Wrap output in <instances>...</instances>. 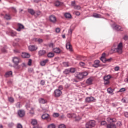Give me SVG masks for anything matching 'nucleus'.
<instances>
[{
  "label": "nucleus",
  "instance_id": "5fc2aeb1",
  "mask_svg": "<svg viewBox=\"0 0 128 128\" xmlns=\"http://www.w3.org/2000/svg\"><path fill=\"white\" fill-rule=\"evenodd\" d=\"M77 60H82V58L81 56H78Z\"/></svg>",
  "mask_w": 128,
  "mask_h": 128
},
{
  "label": "nucleus",
  "instance_id": "052dcab7",
  "mask_svg": "<svg viewBox=\"0 0 128 128\" xmlns=\"http://www.w3.org/2000/svg\"><path fill=\"white\" fill-rule=\"evenodd\" d=\"M115 72H118V70H120V67L117 66L116 68H115Z\"/></svg>",
  "mask_w": 128,
  "mask_h": 128
},
{
  "label": "nucleus",
  "instance_id": "1a4fd4ad",
  "mask_svg": "<svg viewBox=\"0 0 128 128\" xmlns=\"http://www.w3.org/2000/svg\"><path fill=\"white\" fill-rule=\"evenodd\" d=\"M50 20L51 22H53V24H56V17L54 16H51L50 17Z\"/></svg>",
  "mask_w": 128,
  "mask_h": 128
},
{
  "label": "nucleus",
  "instance_id": "9b49d317",
  "mask_svg": "<svg viewBox=\"0 0 128 128\" xmlns=\"http://www.w3.org/2000/svg\"><path fill=\"white\" fill-rule=\"evenodd\" d=\"M114 28L117 32H124V28L118 25H116Z\"/></svg>",
  "mask_w": 128,
  "mask_h": 128
},
{
  "label": "nucleus",
  "instance_id": "f704fd0d",
  "mask_svg": "<svg viewBox=\"0 0 128 128\" xmlns=\"http://www.w3.org/2000/svg\"><path fill=\"white\" fill-rule=\"evenodd\" d=\"M60 4H62V3L60 2V1H56L55 3V6H60Z\"/></svg>",
  "mask_w": 128,
  "mask_h": 128
},
{
  "label": "nucleus",
  "instance_id": "69168bd1",
  "mask_svg": "<svg viewBox=\"0 0 128 128\" xmlns=\"http://www.w3.org/2000/svg\"><path fill=\"white\" fill-rule=\"evenodd\" d=\"M22 68H26V64L24 63H23L22 64Z\"/></svg>",
  "mask_w": 128,
  "mask_h": 128
},
{
  "label": "nucleus",
  "instance_id": "2f4dec72",
  "mask_svg": "<svg viewBox=\"0 0 128 128\" xmlns=\"http://www.w3.org/2000/svg\"><path fill=\"white\" fill-rule=\"evenodd\" d=\"M32 126H36L38 124V121L36 120H32Z\"/></svg>",
  "mask_w": 128,
  "mask_h": 128
},
{
  "label": "nucleus",
  "instance_id": "37998d69",
  "mask_svg": "<svg viewBox=\"0 0 128 128\" xmlns=\"http://www.w3.org/2000/svg\"><path fill=\"white\" fill-rule=\"evenodd\" d=\"M32 64V60L31 59H30L28 62V66H30Z\"/></svg>",
  "mask_w": 128,
  "mask_h": 128
},
{
  "label": "nucleus",
  "instance_id": "a211bd4d",
  "mask_svg": "<svg viewBox=\"0 0 128 128\" xmlns=\"http://www.w3.org/2000/svg\"><path fill=\"white\" fill-rule=\"evenodd\" d=\"M100 60H96L94 62V68H98V66H100Z\"/></svg>",
  "mask_w": 128,
  "mask_h": 128
},
{
  "label": "nucleus",
  "instance_id": "393cba45",
  "mask_svg": "<svg viewBox=\"0 0 128 128\" xmlns=\"http://www.w3.org/2000/svg\"><path fill=\"white\" fill-rule=\"evenodd\" d=\"M64 16L66 18H72V14L69 13H66L64 14Z\"/></svg>",
  "mask_w": 128,
  "mask_h": 128
},
{
  "label": "nucleus",
  "instance_id": "cd10ccee",
  "mask_svg": "<svg viewBox=\"0 0 128 128\" xmlns=\"http://www.w3.org/2000/svg\"><path fill=\"white\" fill-rule=\"evenodd\" d=\"M110 78H112V76H110L108 75V76H106L104 78V80L110 81Z\"/></svg>",
  "mask_w": 128,
  "mask_h": 128
},
{
  "label": "nucleus",
  "instance_id": "de8ad7c7",
  "mask_svg": "<svg viewBox=\"0 0 128 128\" xmlns=\"http://www.w3.org/2000/svg\"><path fill=\"white\" fill-rule=\"evenodd\" d=\"M80 66H82V68H84V66H86V63L83 62H81L80 64Z\"/></svg>",
  "mask_w": 128,
  "mask_h": 128
},
{
  "label": "nucleus",
  "instance_id": "49530a36",
  "mask_svg": "<svg viewBox=\"0 0 128 128\" xmlns=\"http://www.w3.org/2000/svg\"><path fill=\"white\" fill-rule=\"evenodd\" d=\"M126 88H122L118 92H126Z\"/></svg>",
  "mask_w": 128,
  "mask_h": 128
},
{
  "label": "nucleus",
  "instance_id": "a878e982",
  "mask_svg": "<svg viewBox=\"0 0 128 128\" xmlns=\"http://www.w3.org/2000/svg\"><path fill=\"white\" fill-rule=\"evenodd\" d=\"M114 89H112V88H108V92L110 94H114Z\"/></svg>",
  "mask_w": 128,
  "mask_h": 128
},
{
  "label": "nucleus",
  "instance_id": "39448f33",
  "mask_svg": "<svg viewBox=\"0 0 128 128\" xmlns=\"http://www.w3.org/2000/svg\"><path fill=\"white\" fill-rule=\"evenodd\" d=\"M42 120H46L48 122H50L52 120V118H50V116L48 114H44L42 116Z\"/></svg>",
  "mask_w": 128,
  "mask_h": 128
},
{
  "label": "nucleus",
  "instance_id": "b1692460",
  "mask_svg": "<svg viewBox=\"0 0 128 128\" xmlns=\"http://www.w3.org/2000/svg\"><path fill=\"white\" fill-rule=\"evenodd\" d=\"M28 12L30 14H32V16H34L36 14V12L32 9H29Z\"/></svg>",
  "mask_w": 128,
  "mask_h": 128
},
{
  "label": "nucleus",
  "instance_id": "680f3d73",
  "mask_svg": "<svg viewBox=\"0 0 128 128\" xmlns=\"http://www.w3.org/2000/svg\"><path fill=\"white\" fill-rule=\"evenodd\" d=\"M58 88H59V90H60L62 92V90H64V87H62V86H60L58 87Z\"/></svg>",
  "mask_w": 128,
  "mask_h": 128
},
{
  "label": "nucleus",
  "instance_id": "a19ab883",
  "mask_svg": "<svg viewBox=\"0 0 128 128\" xmlns=\"http://www.w3.org/2000/svg\"><path fill=\"white\" fill-rule=\"evenodd\" d=\"M54 118H58L60 116V114L58 113H54L53 114Z\"/></svg>",
  "mask_w": 128,
  "mask_h": 128
},
{
  "label": "nucleus",
  "instance_id": "a18cd8bd",
  "mask_svg": "<svg viewBox=\"0 0 128 128\" xmlns=\"http://www.w3.org/2000/svg\"><path fill=\"white\" fill-rule=\"evenodd\" d=\"M9 102H14V99L12 98H9Z\"/></svg>",
  "mask_w": 128,
  "mask_h": 128
},
{
  "label": "nucleus",
  "instance_id": "f8f14e48",
  "mask_svg": "<svg viewBox=\"0 0 128 128\" xmlns=\"http://www.w3.org/2000/svg\"><path fill=\"white\" fill-rule=\"evenodd\" d=\"M93 82H94V78H90L87 80L86 82L88 84V86H92V84Z\"/></svg>",
  "mask_w": 128,
  "mask_h": 128
},
{
  "label": "nucleus",
  "instance_id": "7ed1b4c3",
  "mask_svg": "<svg viewBox=\"0 0 128 128\" xmlns=\"http://www.w3.org/2000/svg\"><path fill=\"white\" fill-rule=\"evenodd\" d=\"M88 76V72H84L83 73H80L79 74L78 76H76V78L78 80H83V78H84L86 76Z\"/></svg>",
  "mask_w": 128,
  "mask_h": 128
},
{
  "label": "nucleus",
  "instance_id": "4d7b16f0",
  "mask_svg": "<svg viewBox=\"0 0 128 128\" xmlns=\"http://www.w3.org/2000/svg\"><path fill=\"white\" fill-rule=\"evenodd\" d=\"M17 128H23L22 125L21 124H18L17 126Z\"/></svg>",
  "mask_w": 128,
  "mask_h": 128
},
{
  "label": "nucleus",
  "instance_id": "7c9ffc66",
  "mask_svg": "<svg viewBox=\"0 0 128 128\" xmlns=\"http://www.w3.org/2000/svg\"><path fill=\"white\" fill-rule=\"evenodd\" d=\"M5 18L6 20H12V16H10V14H6L5 16Z\"/></svg>",
  "mask_w": 128,
  "mask_h": 128
},
{
  "label": "nucleus",
  "instance_id": "4c0bfd02",
  "mask_svg": "<svg viewBox=\"0 0 128 128\" xmlns=\"http://www.w3.org/2000/svg\"><path fill=\"white\" fill-rule=\"evenodd\" d=\"M36 42H38L39 44H42L44 40L42 39H36Z\"/></svg>",
  "mask_w": 128,
  "mask_h": 128
},
{
  "label": "nucleus",
  "instance_id": "ddd939ff",
  "mask_svg": "<svg viewBox=\"0 0 128 128\" xmlns=\"http://www.w3.org/2000/svg\"><path fill=\"white\" fill-rule=\"evenodd\" d=\"M29 50L30 52H35V50H37L38 47H36L34 46H29Z\"/></svg>",
  "mask_w": 128,
  "mask_h": 128
},
{
  "label": "nucleus",
  "instance_id": "e2e57ef3",
  "mask_svg": "<svg viewBox=\"0 0 128 128\" xmlns=\"http://www.w3.org/2000/svg\"><path fill=\"white\" fill-rule=\"evenodd\" d=\"M56 32H57L58 33L60 32V28H57L56 29Z\"/></svg>",
  "mask_w": 128,
  "mask_h": 128
},
{
  "label": "nucleus",
  "instance_id": "79ce46f5",
  "mask_svg": "<svg viewBox=\"0 0 128 128\" xmlns=\"http://www.w3.org/2000/svg\"><path fill=\"white\" fill-rule=\"evenodd\" d=\"M74 32V30L70 28L68 31V34L72 36V32Z\"/></svg>",
  "mask_w": 128,
  "mask_h": 128
},
{
  "label": "nucleus",
  "instance_id": "0e129e2a",
  "mask_svg": "<svg viewBox=\"0 0 128 128\" xmlns=\"http://www.w3.org/2000/svg\"><path fill=\"white\" fill-rule=\"evenodd\" d=\"M16 108H20V103H18L16 106Z\"/></svg>",
  "mask_w": 128,
  "mask_h": 128
},
{
  "label": "nucleus",
  "instance_id": "8fccbe9b",
  "mask_svg": "<svg viewBox=\"0 0 128 128\" xmlns=\"http://www.w3.org/2000/svg\"><path fill=\"white\" fill-rule=\"evenodd\" d=\"M101 126H106V121H103L101 122Z\"/></svg>",
  "mask_w": 128,
  "mask_h": 128
},
{
  "label": "nucleus",
  "instance_id": "864d4df0",
  "mask_svg": "<svg viewBox=\"0 0 128 128\" xmlns=\"http://www.w3.org/2000/svg\"><path fill=\"white\" fill-rule=\"evenodd\" d=\"M13 46H18V42H14Z\"/></svg>",
  "mask_w": 128,
  "mask_h": 128
},
{
  "label": "nucleus",
  "instance_id": "aec40b11",
  "mask_svg": "<svg viewBox=\"0 0 128 128\" xmlns=\"http://www.w3.org/2000/svg\"><path fill=\"white\" fill-rule=\"evenodd\" d=\"M12 76V72H8L6 74L5 76L6 78H8L10 76Z\"/></svg>",
  "mask_w": 128,
  "mask_h": 128
},
{
  "label": "nucleus",
  "instance_id": "5701e85b",
  "mask_svg": "<svg viewBox=\"0 0 128 128\" xmlns=\"http://www.w3.org/2000/svg\"><path fill=\"white\" fill-rule=\"evenodd\" d=\"M48 57L49 58H52L54 57V54L52 52H50V53L48 54Z\"/></svg>",
  "mask_w": 128,
  "mask_h": 128
},
{
  "label": "nucleus",
  "instance_id": "c85d7f7f",
  "mask_svg": "<svg viewBox=\"0 0 128 128\" xmlns=\"http://www.w3.org/2000/svg\"><path fill=\"white\" fill-rule=\"evenodd\" d=\"M100 15L98 14H93V18H100Z\"/></svg>",
  "mask_w": 128,
  "mask_h": 128
},
{
  "label": "nucleus",
  "instance_id": "473e14b6",
  "mask_svg": "<svg viewBox=\"0 0 128 128\" xmlns=\"http://www.w3.org/2000/svg\"><path fill=\"white\" fill-rule=\"evenodd\" d=\"M70 74H74V72H76V68H71L70 69Z\"/></svg>",
  "mask_w": 128,
  "mask_h": 128
},
{
  "label": "nucleus",
  "instance_id": "bb28decb",
  "mask_svg": "<svg viewBox=\"0 0 128 128\" xmlns=\"http://www.w3.org/2000/svg\"><path fill=\"white\" fill-rule=\"evenodd\" d=\"M30 114L32 116H34V108H32L30 112Z\"/></svg>",
  "mask_w": 128,
  "mask_h": 128
},
{
  "label": "nucleus",
  "instance_id": "2eb2a0df",
  "mask_svg": "<svg viewBox=\"0 0 128 128\" xmlns=\"http://www.w3.org/2000/svg\"><path fill=\"white\" fill-rule=\"evenodd\" d=\"M48 62V60H46L40 62V64L42 66H44Z\"/></svg>",
  "mask_w": 128,
  "mask_h": 128
},
{
  "label": "nucleus",
  "instance_id": "c9c22d12",
  "mask_svg": "<svg viewBox=\"0 0 128 128\" xmlns=\"http://www.w3.org/2000/svg\"><path fill=\"white\" fill-rule=\"evenodd\" d=\"M74 118L76 119V122H78L79 120H82V118H80V116H76V117Z\"/></svg>",
  "mask_w": 128,
  "mask_h": 128
},
{
  "label": "nucleus",
  "instance_id": "72a5a7b5",
  "mask_svg": "<svg viewBox=\"0 0 128 128\" xmlns=\"http://www.w3.org/2000/svg\"><path fill=\"white\" fill-rule=\"evenodd\" d=\"M122 102L123 104H128V99L123 98Z\"/></svg>",
  "mask_w": 128,
  "mask_h": 128
},
{
  "label": "nucleus",
  "instance_id": "6ab92c4d",
  "mask_svg": "<svg viewBox=\"0 0 128 128\" xmlns=\"http://www.w3.org/2000/svg\"><path fill=\"white\" fill-rule=\"evenodd\" d=\"M76 115L75 114H68V117L69 118H76Z\"/></svg>",
  "mask_w": 128,
  "mask_h": 128
},
{
  "label": "nucleus",
  "instance_id": "4be33fe9",
  "mask_svg": "<svg viewBox=\"0 0 128 128\" xmlns=\"http://www.w3.org/2000/svg\"><path fill=\"white\" fill-rule=\"evenodd\" d=\"M39 102L40 104H46V102H48V101H46V100H44V98L40 99Z\"/></svg>",
  "mask_w": 128,
  "mask_h": 128
},
{
  "label": "nucleus",
  "instance_id": "0eeeda50",
  "mask_svg": "<svg viewBox=\"0 0 128 128\" xmlns=\"http://www.w3.org/2000/svg\"><path fill=\"white\" fill-rule=\"evenodd\" d=\"M55 96L56 98H60L62 94V92L60 90H56L54 92Z\"/></svg>",
  "mask_w": 128,
  "mask_h": 128
},
{
  "label": "nucleus",
  "instance_id": "e433bc0d",
  "mask_svg": "<svg viewBox=\"0 0 128 128\" xmlns=\"http://www.w3.org/2000/svg\"><path fill=\"white\" fill-rule=\"evenodd\" d=\"M63 66H65L66 68H68V66H70L68 65V62H63Z\"/></svg>",
  "mask_w": 128,
  "mask_h": 128
},
{
  "label": "nucleus",
  "instance_id": "338daca9",
  "mask_svg": "<svg viewBox=\"0 0 128 128\" xmlns=\"http://www.w3.org/2000/svg\"><path fill=\"white\" fill-rule=\"evenodd\" d=\"M50 48H54V44H49Z\"/></svg>",
  "mask_w": 128,
  "mask_h": 128
},
{
  "label": "nucleus",
  "instance_id": "9d476101",
  "mask_svg": "<svg viewBox=\"0 0 128 128\" xmlns=\"http://www.w3.org/2000/svg\"><path fill=\"white\" fill-rule=\"evenodd\" d=\"M66 48L67 50H70V52H72V44H70V42H68L66 44Z\"/></svg>",
  "mask_w": 128,
  "mask_h": 128
},
{
  "label": "nucleus",
  "instance_id": "6e6d98bb",
  "mask_svg": "<svg viewBox=\"0 0 128 128\" xmlns=\"http://www.w3.org/2000/svg\"><path fill=\"white\" fill-rule=\"evenodd\" d=\"M59 128H66V127L64 124H61L59 126Z\"/></svg>",
  "mask_w": 128,
  "mask_h": 128
},
{
  "label": "nucleus",
  "instance_id": "f257e3e1",
  "mask_svg": "<svg viewBox=\"0 0 128 128\" xmlns=\"http://www.w3.org/2000/svg\"><path fill=\"white\" fill-rule=\"evenodd\" d=\"M123 48L124 46L122 45V42H120L118 44L117 48H114V47H112L111 52H117V54H122L123 52Z\"/></svg>",
  "mask_w": 128,
  "mask_h": 128
},
{
  "label": "nucleus",
  "instance_id": "423d86ee",
  "mask_svg": "<svg viewBox=\"0 0 128 128\" xmlns=\"http://www.w3.org/2000/svg\"><path fill=\"white\" fill-rule=\"evenodd\" d=\"M18 116L20 118H24L26 116V111L24 110H19L18 111Z\"/></svg>",
  "mask_w": 128,
  "mask_h": 128
},
{
  "label": "nucleus",
  "instance_id": "c03bdc74",
  "mask_svg": "<svg viewBox=\"0 0 128 128\" xmlns=\"http://www.w3.org/2000/svg\"><path fill=\"white\" fill-rule=\"evenodd\" d=\"M75 10H80L82 8H80V6H76L74 7Z\"/></svg>",
  "mask_w": 128,
  "mask_h": 128
},
{
  "label": "nucleus",
  "instance_id": "13d9d810",
  "mask_svg": "<svg viewBox=\"0 0 128 128\" xmlns=\"http://www.w3.org/2000/svg\"><path fill=\"white\" fill-rule=\"evenodd\" d=\"M40 84L42 86H44L46 84V82L44 80H42Z\"/></svg>",
  "mask_w": 128,
  "mask_h": 128
},
{
  "label": "nucleus",
  "instance_id": "c756f323",
  "mask_svg": "<svg viewBox=\"0 0 128 128\" xmlns=\"http://www.w3.org/2000/svg\"><path fill=\"white\" fill-rule=\"evenodd\" d=\"M64 74H66V75L70 74V69H67L66 70H64Z\"/></svg>",
  "mask_w": 128,
  "mask_h": 128
},
{
  "label": "nucleus",
  "instance_id": "20e7f679",
  "mask_svg": "<svg viewBox=\"0 0 128 128\" xmlns=\"http://www.w3.org/2000/svg\"><path fill=\"white\" fill-rule=\"evenodd\" d=\"M86 102H88V104H90L92 102H96V100L94 97H88L86 100Z\"/></svg>",
  "mask_w": 128,
  "mask_h": 128
},
{
  "label": "nucleus",
  "instance_id": "6e6552de",
  "mask_svg": "<svg viewBox=\"0 0 128 128\" xmlns=\"http://www.w3.org/2000/svg\"><path fill=\"white\" fill-rule=\"evenodd\" d=\"M13 62L15 66H18V64H20V58L15 57L13 58Z\"/></svg>",
  "mask_w": 128,
  "mask_h": 128
},
{
  "label": "nucleus",
  "instance_id": "412c9836",
  "mask_svg": "<svg viewBox=\"0 0 128 128\" xmlns=\"http://www.w3.org/2000/svg\"><path fill=\"white\" fill-rule=\"evenodd\" d=\"M46 54V52L44 50H40L39 52V56H44Z\"/></svg>",
  "mask_w": 128,
  "mask_h": 128
},
{
  "label": "nucleus",
  "instance_id": "3c124183",
  "mask_svg": "<svg viewBox=\"0 0 128 128\" xmlns=\"http://www.w3.org/2000/svg\"><path fill=\"white\" fill-rule=\"evenodd\" d=\"M75 14H76L78 16H80V12H74Z\"/></svg>",
  "mask_w": 128,
  "mask_h": 128
},
{
  "label": "nucleus",
  "instance_id": "ea45409f",
  "mask_svg": "<svg viewBox=\"0 0 128 128\" xmlns=\"http://www.w3.org/2000/svg\"><path fill=\"white\" fill-rule=\"evenodd\" d=\"M48 128H56V125L51 124L48 126Z\"/></svg>",
  "mask_w": 128,
  "mask_h": 128
},
{
  "label": "nucleus",
  "instance_id": "603ef678",
  "mask_svg": "<svg viewBox=\"0 0 128 128\" xmlns=\"http://www.w3.org/2000/svg\"><path fill=\"white\" fill-rule=\"evenodd\" d=\"M110 81L108 80H105L104 81V84L105 86H108V84H110Z\"/></svg>",
  "mask_w": 128,
  "mask_h": 128
},
{
  "label": "nucleus",
  "instance_id": "58836bf2",
  "mask_svg": "<svg viewBox=\"0 0 128 128\" xmlns=\"http://www.w3.org/2000/svg\"><path fill=\"white\" fill-rule=\"evenodd\" d=\"M12 36H16V33L14 31L11 32Z\"/></svg>",
  "mask_w": 128,
  "mask_h": 128
},
{
  "label": "nucleus",
  "instance_id": "f3484780",
  "mask_svg": "<svg viewBox=\"0 0 128 128\" xmlns=\"http://www.w3.org/2000/svg\"><path fill=\"white\" fill-rule=\"evenodd\" d=\"M18 29L17 30L18 32H20V30H24V26H23L22 24H18Z\"/></svg>",
  "mask_w": 128,
  "mask_h": 128
},
{
  "label": "nucleus",
  "instance_id": "774afa93",
  "mask_svg": "<svg viewBox=\"0 0 128 128\" xmlns=\"http://www.w3.org/2000/svg\"><path fill=\"white\" fill-rule=\"evenodd\" d=\"M126 118H128V112H126L124 114Z\"/></svg>",
  "mask_w": 128,
  "mask_h": 128
},
{
  "label": "nucleus",
  "instance_id": "09e8293b",
  "mask_svg": "<svg viewBox=\"0 0 128 128\" xmlns=\"http://www.w3.org/2000/svg\"><path fill=\"white\" fill-rule=\"evenodd\" d=\"M101 60L102 62H106V58H101Z\"/></svg>",
  "mask_w": 128,
  "mask_h": 128
},
{
  "label": "nucleus",
  "instance_id": "dca6fc26",
  "mask_svg": "<svg viewBox=\"0 0 128 128\" xmlns=\"http://www.w3.org/2000/svg\"><path fill=\"white\" fill-rule=\"evenodd\" d=\"M53 52L55 54H60V52H62V50H60V48H56L53 50Z\"/></svg>",
  "mask_w": 128,
  "mask_h": 128
},
{
  "label": "nucleus",
  "instance_id": "bf43d9fd",
  "mask_svg": "<svg viewBox=\"0 0 128 128\" xmlns=\"http://www.w3.org/2000/svg\"><path fill=\"white\" fill-rule=\"evenodd\" d=\"M112 58H110L109 59H106V62H112Z\"/></svg>",
  "mask_w": 128,
  "mask_h": 128
},
{
  "label": "nucleus",
  "instance_id": "f03ea898",
  "mask_svg": "<svg viewBox=\"0 0 128 128\" xmlns=\"http://www.w3.org/2000/svg\"><path fill=\"white\" fill-rule=\"evenodd\" d=\"M107 121L108 124H110L107 126V128H116V126L114 124V122H116V119H112V118H108Z\"/></svg>",
  "mask_w": 128,
  "mask_h": 128
},
{
  "label": "nucleus",
  "instance_id": "4468645a",
  "mask_svg": "<svg viewBox=\"0 0 128 128\" xmlns=\"http://www.w3.org/2000/svg\"><path fill=\"white\" fill-rule=\"evenodd\" d=\"M22 58H30V55L28 53H23L22 54Z\"/></svg>",
  "mask_w": 128,
  "mask_h": 128
}]
</instances>
